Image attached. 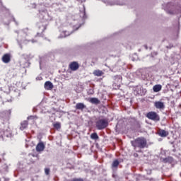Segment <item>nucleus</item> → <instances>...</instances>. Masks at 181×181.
Returning <instances> with one entry per match:
<instances>
[{
    "mask_svg": "<svg viewBox=\"0 0 181 181\" xmlns=\"http://www.w3.org/2000/svg\"><path fill=\"white\" fill-rule=\"evenodd\" d=\"M131 142L134 148H139L140 149H144V148H146V139L144 137H139Z\"/></svg>",
    "mask_w": 181,
    "mask_h": 181,
    "instance_id": "nucleus-1",
    "label": "nucleus"
},
{
    "mask_svg": "<svg viewBox=\"0 0 181 181\" xmlns=\"http://www.w3.org/2000/svg\"><path fill=\"white\" fill-rule=\"evenodd\" d=\"M108 127V119H98L96 121V128L98 129H104Z\"/></svg>",
    "mask_w": 181,
    "mask_h": 181,
    "instance_id": "nucleus-2",
    "label": "nucleus"
},
{
    "mask_svg": "<svg viewBox=\"0 0 181 181\" xmlns=\"http://www.w3.org/2000/svg\"><path fill=\"white\" fill-rule=\"evenodd\" d=\"M146 117L148 118V119H151V121H154L156 122L160 121V117H159V115L156 113V112H149L146 114Z\"/></svg>",
    "mask_w": 181,
    "mask_h": 181,
    "instance_id": "nucleus-3",
    "label": "nucleus"
},
{
    "mask_svg": "<svg viewBox=\"0 0 181 181\" xmlns=\"http://www.w3.org/2000/svg\"><path fill=\"white\" fill-rule=\"evenodd\" d=\"M1 98H3L4 103H6V101L8 103H11V101H12V99H11V95L5 92L2 93V97H1Z\"/></svg>",
    "mask_w": 181,
    "mask_h": 181,
    "instance_id": "nucleus-4",
    "label": "nucleus"
},
{
    "mask_svg": "<svg viewBox=\"0 0 181 181\" xmlns=\"http://www.w3.org/2000/svg\"><path fill=\"white\" fill-rule=\"evenodd\" d=\"M154 107H156L157 110H165V103L163 102L157 101L155 102Z\"/></svg>",
    "mask_w": 181,
    "mask_h": 181,
    "instance_id": "nucleus-5",
    "label": "nucleus"
},
{
    "mask_svg": "<svg viewBox=\"0 0 181 181\" xmlns=\"http://www.w3.org/2000/svg\"><path fill=\"white\" fill-rule=\"evenodd\" d=\"M45 148H46L45 144H43V141H40L36 146V151L37 152H43V151H45Z\"/></svg>",
    "mask_w": 181,
    "mask_h": 181,
    "instance_id": "nucleus-6",
    "label": "nucleus"
},
{
    "mask_svg": "<svg viewBox=\"0 0 181 181\" xmlns=\"http://www.w3.org/2000/svg\"><path fill=\"white\" fill-rule=\"evenodd\" d=\"M158 134L159 136H161V138H166V136L169 135V132L163 129L158 130Z\"/></svg>",
    "mask_w": 181,
    "mask_h": 181,
    "instance_id": "nucleus-7",
    "label": "nucleus"
},
{
    "mask_svg": "<svg viewBox=\"0 0 181 181\" xmlns=\"http://www.w3.org/2000/svg\"><path fill=\"white\" fill-rule=\"evenodd\" d=\"M2 62L3 63L8 64L11 62V54H6L2 57Z\"/></svg>",
    "mask_w": 181,
    "mask_h": 181,
    "instance_id": "nucleus-8",
    "label": "nucleus"
},
{
    "mask_svg": "<svg viewBox=\"0 0 181 181\" xmlns=\"http://www.w3.org/2000/svg\"><path fill=\"white\" fill-rule=\"evenodd\" d=\"M69 68L73 71H76V70L78 69V63H77V62H72L71 64H70Z\"/></svg>",
    "mask_w": 181,
    "mask_h": 181,
    "instance_id": "nucleus-9",
    "label": "nucleus"
},
{
    "mask_svg": "<svg viewBox=\"0 0 181 181\" xmlns=\"http://www.w3.org/2000/svg\"><path fill=\"white\" fill-rule=\"evenodd\" d=\"M44 87L45 90H52L53 88V83L50 81L45 82Z\"/></svg>",
    "mask_w": 181,
    "mask_h": 181,
    "instance_id": "nucleus-10",
    "label": "nucleus"
},
{
    "mask_svg": "<svg viewBox=\"0 0 181 181\" xmlns=\"http://www.w3.org/2000/svg\"><path fill=\"white\" fill-rule=\"evenodd\" d=\"M160 90H162V85H155L153 87V90L154 91V93H159Z\"/></svg>",
    "mask_w": 181,
    "mask_h": 181,
    "instance_id": "nucleus-11",
    "label": "nucleus"
},
{
    "mask_svg": "<svg viewBox=\"0 0 181 181\" xmlns=\"http://www.w3.org/2000/svg\"><path fill=\"white\" fill-rule=\"evenodd\" d=\"M94 76H96L97 77H101L104 74V72L101 70H95L93 71Z\"/></svg>",
    "mask_w": 181,
    "mask_h": 181,
    "instance_id": "nucleus-12",
    "label": "nucleus"
},
{
    "mask_svg": "<svg viewBox=\"0 0 181 181\" xmlns=\"http://www.w3.org/2000/svg\"><path fill=\"white\" fill-rule=\"evenodd\" d=\"M76 110H83L84 108H86V105H84V103H77L76 105Z\"/></svg>",
    "mask_w": 181,
    "mask_h": 181,
    "instance_id": "nucleus-13",
    "label": "nucleus"
},
{
    "mask_svg": "<svg viewBox=\"0 0 181 181\" xmlns=\"http://www.w3.org/2000/svg\"><path fill=\"white\" fill-rule=\"evenodd\" d=\"M89 101L91 104H100V100L97 98H91Z\"/></svg>",
    "mask_w": 181,
    "mask_h": 181,
    "instance_id": "nucleus-14",
    "label": "nucleus"
},
{
    "mask_svg": "<svg viewBox=\"0 0 181 181\" xmlns=\"http://www.w3.org/2000/svg\"><path fill=\"white\" fill-rule=\"evenodd\" d=\"M28 127V121H23L21 122V126L20 127V129L21 131H23V129H26Z\"/></svg>",
    "mask_w": 181,
    "mask_h": 181,
    "instance_id": "nucleus-15",
    "label": "nucleus"
},
{
    "mask_svg": "<svg viewBox=\"0 0 181 181\" xmlns=\"http://www.w3.org/2000/svg\"><path fill=\"white\" fill-rule=\"evenodd\" d=\"M4 136H9V132L6 131H1L0 132V138H4Z\"/></svg>",
    "mask_w": 181,
    "mask_h": 181,
    "instance_id": "nucleus-16",
    "label": "nucleus"
},
{
    "mask_svg": "<svg viewBox=\"0 0 181 181\" xmlns=\"http://www.w3.org/2000/svg\"><path fill=\"white\" fill-rule=\"evenodd\" d=\"M118 165H119V161H118V160H115L112 164V168H117Z\"/></svg>",
    "mask_w": 181,
    "mask_h": 181,
    "instance_id": "nucleus-17",
    "label": "nucleus"
},
{
    "mask_svg": "<svg viewBox=\"0 0 181 181\" xmlns=\"http://www.w3.org/2000/svg\"><path fill=\"white\" fill-rule=\"evenodd\" d=\"M90 138L91 139H98V134H97V133H93L90 134Z\"/></svg>",
    "mask_w": 181,
    "mask_h": 181,
    "instance_id": "nucleus-18",
    "label": "nucleus"
},
{
    "mask_svg": "<svg viewBox=\"0 0 181 181\" xmlns=\"http://www.w3.org/2000/svg\"><path fill=\"white\" fill-rule=\"evenodd\" d=\"M173 160V158L172 157H168L167 158L163 159V162H165V163H168V162H172Z\"/></svg>",
    "mask_w": 181,
    "mask_h": 181,
    "instance_id": "nucleus-19",
    "label": "nucleus"
},
{
    "mask_svg": "<svg viewBox=\"0 0 181 181\" xmlns=\"http://www.w3.org/2000/svg\"><path fill=\"white\" fill-rule=\"evenodd\" d=\"M60 123L59 122L54 124V127H55L57 129H60Z\"/></svg>",
    "mask_w": 181,
    "mask_h": 181,
    "instance_id": "nucleus-20",
    "label": "nucleus"
},
{
    "mask_svg": "<svg viewBox=\"0 0 181 181\" xmlns=\"http://www.w3.org/2000/svg\"><path fill=\"white\" fill-rule=\"evenodd\" d=\"M63 34L65 35L64 37H66V36H70V33H69L68 31H64Z\"/></svg>",
    "mask_w": 181,
    "mask_h": 181,
    "instance_id": "nucleus-21",
    "label": "nucleus"
},
{
    "mask_svg": "<svg viewBox=\"0 0 181 181\" xmlns=\"http://www.w3.org/2000/svg\"><path fill=\"white\" fill-rule=\"evenodd\" d=\"M45 175H49V173H50V169L45 168Z\"/></svg>",
    "mask_w": 181,
    "mask_h": 181,
    "instance_id": "nucleus-22",
    "label": "nucleus"
},
{
    "mask_svg": "<svg viewBox=\"0 0 181 181\" xmlns=\"http://www.w3.org/2000/svg\"><path fill=\"white\" fill-rule=\"evenodd\" d=\"M88 93V94H94V90L90 89V90H89V91Z\"/></svg>",
    "mask_w": 181,
    "mask_h": 181,
    "instance_id": "nucleus-23",
    "label": "nucleus"
},
{
    "mask_svg": "<svg viewBox=\"0 0 181 181\" xmlns=\"http://www.w3.org/2000/svg\"><path fill=\"white\" fill-rule=\"evenodd\" d=\"M116 77L118 78L119 81H122V78H121V76H117Z\"/></svg>",
    "mask_w": 181,
    "mask_h": 181,
    "instance_id": "nucleus-24",
    "label": "nucleus"
},
{
    "mask_svg": "<svg viewBox=\"0 0 181 181\" xmlns=\"http://www.w3.org/2000/svg\"><path fill=\"white\" fill-rule=\"evenodd\" d=\"M72 181H83L82 179H74Z\"/></svg>",
    "mask_w": 181,
    "mask_h": 181,
    "instance_id": "nucleus-25",
    "label": "nucleus"
},
{
    "mask_svg": "<svg viewBox=\"0 0 181 181\" xmlns=\"http://www.w3.org/2000/svg\"><path fill=\"white\" fill-rule=\"evenodd\" d=\"M33 118V116H30L28 117V119H32Z\"/></svg>",
    "mask_w": 181,
    "mask_h": 181,
    "instance_id": "nucleus-26",
    "label": "nucleus"
},
{
    "mask_svg": "<svg viewBox=\"0 0 181 181\" xmlns=\"http://www.w3.org/2000/svg\"><path fill=\"white\" fill-rule=\"evenodd\" d=\"M45 29H46V27L42 26V30H45Z\"/></svg>",
    "mask_w": 181,
    "mask_h": 181,
    "instance_id": "nucleus-27",
    "label": "nucleus"
},
{
    "mask_svg": "<svg viewBox=\"0 0 181 181\" xmlns=\"http://www.w3.org/2000/svg\"><path fill=\"white\" fill-rule=\"evenodd\" d=\"M111 5H118V4H112Z\"/></svg>",
    "mask_w": 181,
    "mask_h": 181,
    "instance_id": "nucleus-28",
    "label": "nucleus"
},
{
    "mask_svg": "<svg viewBox=\"0 0 181 181\" xmlns=\"http://www.w3.org/2000/svg\"><path fill=\"white\" fill-rule=\"evenodd\" d=\"M35 41H34V40H32V42H33V43H35Z\"/></svg>",
    "mask_w": 181,
    "mask_h": 181,
    "instance_id": "nucleus-29",
    "label": "nucleus"
},
{
    "mask_svg": "<svg viewBox=\"0 0 181 181\" xmlns=\"http://www.w3.org/2000/svg\"><path fill=\"white\" fill-rule=\"evenodd\" d=\"M13 21L15 22V18H13Z\"/></svg>",
    "mask_w": 181,
    "mask_h": 181,
    "instance_id": "nucleus-30",
    "label": "nucleus"
},
{
    "mask_svg": "<svg viewBox=\"0 0 181 181\" xmlns=\"http://www.w3.org/2000/svg\"><path fill=\"white\" fill-rule=\"evenodd\" d=\"M35 6H36V5H35V4H34V8H35Z\"/></svg>",
    "mask_w": 181,
    "mask_h": 181,
    "instance_id": "nucleus-31",
    "label": "nucleus"
},
{
    "mask_svg": "<svg viewBox=\"0 0 181 181\" xmlns=\"http://www.w3.org/2000/svg\"><path fill=\"white\" fill-rule=\"evenodd\" d=\"M146 49H148V47H146Z\"/></svg>",
    "mask_w": 181,
    "mask_h": 181,
    "instance_id": "nucleus-32",
    "label": "nucleus"
},
{
    "mask_svg": "<svg viewBox=\"0 0 181 181\" xmlns=\"http://www.w3.org/2000/svg\"><path fill=\"white\" fill-rule=\"evenodd\" d=\"M170 4H168V6H169Z\"/></svg>",
    "mask_w": 181,
    "mask_h": 181,
    "instance_id": "nucleus-33",
    "label": "nucleus"
},
{
    "mask_svg": "<svg viewBox=\"0 0 181 181\" xmlns=\"http://www.w3.org/2000/svg\"><path fill=\"white\" fill-rule=\"evenodd\" d=\"M170 13H172V12H171V11H170Z\"/></svg>",
    "mask_w": 181,
    "mask_h": 181,
    "instance_id": "nucleus-34",
    "label": "nucleus"
}]
</instances>
